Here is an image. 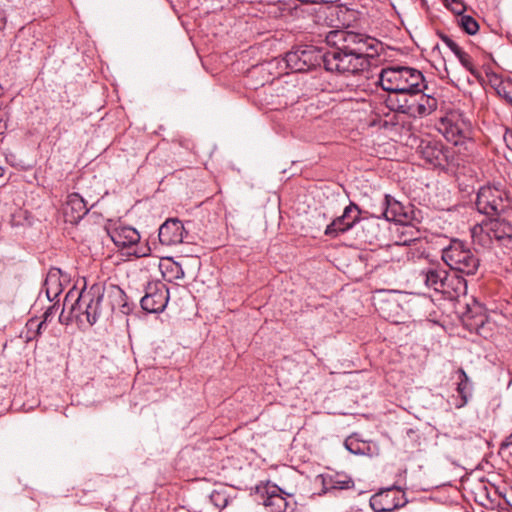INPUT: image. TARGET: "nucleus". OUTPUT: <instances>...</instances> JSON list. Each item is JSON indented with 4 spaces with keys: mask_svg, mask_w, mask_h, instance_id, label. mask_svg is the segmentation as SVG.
I'll use <instances>...</instances> for the list:
<instances>
[{
    "mask_svg": "<svg viewBox=\"0 0 512 512\" xmlns=\"http://www.w3.org/2000/svg\"><path fill=\"white\" fill-rule=\"evenodd\" d=\"M104 299L105 285L102 283H94L89 288L85 286L80 291L73 287L65 296L59 321L68 324L73 319L82 322L85 318L92 326L107 315Z\"/></svg>",
    "mask_w": 512,
    "mask_h": 512,
    "instance_id": "obj_1",
    "label": "nucleus"
},
{
    "mask_svg": "<svg viewBox=\"0 0 512 512\" xmlns=\"http://www.w3.org/2000/svg\"><path fill=\"white\" fill-rule=\"evenodd\" d=\"M378 83L384 91L389 93L412 92L427 89L422 72L406 66L382 69L379 74Z\"/></svg>",
    "mask_w": 512,
    "mask_h": 512,
    "instance_id": "obj_2",
    "label": "nucleus"
},
{
    "mask_svg": "<svg viewBox=\"0 0 512 512\" xmlns=\"http://www.w3.org/2000/svg\"><path fill=\"white\" fill-rule=\"evenodd\" d=\"M442 260L453 271L462 275H475L480 267V258L471 246L457 238L451 239L442 249Z\"/></svg>",
    "mask_w": 512,
    "mask_h": 512,
    "instance_id": "obj_3",
    "label": "nucleus"
},
{
    "mask_svg": "<svg viewBox=\"0 0 512 512\" xmlns=\"http://www.w3.org/2000/svg\"><path fill=\"white\" fill-rule=\"evenodd\" d=\"M328 38L336 47L367 60L378 55V48L381 46L375 38L353 31H332Z\"/></svg>",
    "mask_w": 512,
    "mask_h": 512,
    "instance_id": "obj_4",
    "label": "nucleus"
},
{
    "mask_svg": "<svg viewBox=\"0 0 512 512\" xmlns=\"http://www.w3.org/2000/svg\"><path fill=\"white\" fill-rule=\"evenodd\" d=\"M473 242L483 247L489 246L492 240L506 246L512 241V224L505 218L497 216L471 230Z\"/></svg>",
    "mask_w": 512,
    "mask_h": 512,
    "instance_id": "obj_5",
    "label": "nucleus"
},
{
    "mask_svg": "<svg viewBox=\"0 0 512 512\" xmlns=\"http://www.w3.org/2000/svg\"><path fill=\"white\" fill-rule=\"evenodd\" d=\"M425 285L436 292L448 294L451 296V290L456 296L466 294L467 281L463 276L449 277V273L444 268L433 265L422 271Z\"/></svg>",
    "mask_w": 512,
    "mask_h": 512,
    "instance_id": "obj_6",
    "label": "nucleus"
},
{
    "mask_svg": "<svg viewBox=\"0 0 512 512\" xmlns=\"http://www.w3.org/2000/svg\"><path fill=\"white\" fill-rule=\"evenodd\" d=\"M323 57L325 69L339 74H354L369 66V61L365 57H358L336 46L324 52Z\"/></svg>",
    "mask_w": 512,
    "mask_h": 512,
    "instance_id": "obj_7",
    "label": "nucleus"
},
{
    "mask_svg": "<svg viewBox=\"0 0 512 512\" xmlns=\"http://www.w3.org/2000/svg\"><path fill=\"white\" fill-rule=\"evenodd\" d=\"M438 131L455 146L462 145L471 139V123L459 111H451L442 117L438 124Z\"/></svg>",
    "mask_w": 512,
    "mask_h": 512,
    "instance_id": "obj_8",
    "label": "nucleus"
},
{
    "mask_svg": "<svg viewBox=\"0 0 512 512\" xmlns=\"http://www.w3.org/2000/svg\"><path fill=\"white\" fill-rule=\"evenodd\" d=\"M323 54L314 46H299L286 53L284 61L292 72H308L323 63Z\"/></svg>",
    "mask_w": 512,
    "mask_h": 512,
    "instance_id": "obj_9",
    "label": "nucleus"
},
{
    "mask_svg": "<svg viewBox=\"0 0 512 512\" xmlns=\"http://www.w3.org/2000/svg\"><path fill=\"white\" fill-rule=\"evenodd\" d=\"M475 205L478 212L487 216H500L508 207L506 193L496 186L481 187L476 196Z\"/></svg>",
    "mask_w": 512,
    "mask_h": 512,
    "instance_id": "obj_10",
    "label": "nucleus"
},
{
    "mask_svg": "<svg viewBox=\"0 0 512 512\" xmlns=\"http://www.w3.org/2000/svg\"><path fill=\"white\" fill-rule=\"evenodd\" d=\"M418 151L421 157L433 167H445L453 159L451 149L436 139H422Z\"/></svg>",
    "mask_w": 512,
    "mask_h": 512,
    "instance_id": "obj_11",
    "label": "nucleus"
},
{
    "mask_svg": "<svg viewBox=\"0 0 512 512\" xmlns=\"http://www.w3.org/2000/svg\"><path fill=\"white\" fill-rule=\"evenodd\" d=\"M405 492L396 486L380 490L371 496L369 504L375 512H392L405 506Z\"/></svg>",
    "mask_w": 512,
    "mask_h": 512,
    "instance_id": "obj_12",
    "label": "nucleus"
},
{
    "mask_svg": "<svg viewBox=\"0 0 512 512\" xmlns=\"http://www.w3.org/2000/svg\"><path fill=\"white\" fill-rule=\"evenodd\" d=\"M169 301V290L163 283L149 284L146 294L141 298L140 304L148 313L162 312Z\"/></svg>",
    "mask_w": 512,
    "mask_h": 512,
    "instance_id": "obj_13",
    "label": "nucleus"
},
{
    "mask_svg": "<svg viewBox=\"0 0 512 512\" xmlns=\"http://www.w3.org/2000/svg\"><path fill=\"white\" fill-rule=\"evenodd\" d=\"M437 108V99L425 94L424 90L412 91L407 99L404 114L421 118L431 114Z\"/></svg>",
    "mask_w": 512,
    "mask_h": 512,
    "instance_id": "obj_14",
    "label": "nucleus"
},
{
    "mask_svg": "<svg viewBox=\"0 0 512 512\" xmlns=\"http://www.w3.org/2000/svg\"><path fill=\"white\" fill-rule=\"evenodd\" d=\"M360 221V209L355 203H350L344 208L341 216L335 218L327 225L324 233L326 236L336 238L354 227Z\"/></svg>",
    "mask_w": 512,
    "mask_h": 512,
    "instance_id": "obj_15",
    "label": "nucleus"
},
{
    "mask_svg": "<svg viewBox=\"0 0 512 512\" xmlns=\"http://www.w3.org/2000/svg\"><path fill=\"white\" fill-rule=\"evenodd\" d=\"M159 241L163 245H176L189 242L184 224L177 218L167 219L159 228Z\"/></svg>",
    "mask_w": 512,
    "mask_h": 512,
    "instance_id": "obj_16",
    "label": "nucleus"
},
{
    "mask_svg": "<svg viewBox=\"0 0 512 512\" xmlns=\"http://www.w3.org/2000/svg\"><path fill=\"white\" fill-rule=\"evenodd\" d=\"M105 297L108 302L107 315L116 310L123 315H129L134 308V304L129 301L126 293L117 285L105 286Z\"/></svg>",
    "mask_w": 512,
    "mask_h": 512,
    "instance_id": "obj_17",
    "label": "nucleus"
},
{
    "mask_svg": "<svg viewBox=\"0 0 512 512\" xmlns=\"http://www.w3.org/2000/svg\"><path fill=\"white\" fill-rule=\"evenodd\" d=\"M93 206L94 204L88 207V203L79 193L69 194L63 211L65 221L71 224H77Z\"/></svg>",
    "mask_w": 512,
    "mask_h": 512,
    "instance_id": "obj_18",
    "label": "nucleus"
},
{
    "mask_svg": "<svg viewBox=\"0 0 512 512\" xmlns=\"http://www.w3.org/2000/svg\"><path fill=\"white\" fill-rule=\"evenodd\" d=\"M323 493H331L334 490H350L355 487V482L351 476L344 472H334L321 475Z\"/></svg>",
    "mask_w": 512,
    "mask_h": 512,
    "instance_id": "obj_19",
    "label": "nucleus"
},
{
    "mask_svg": "<svg viewBox=\"0 0 512 512\" xmlns=\"http://www.w3.org/2000/svg\"><path fill=\"white\" fill-rule=\"evenodd\" d=\"M262 494V504L270 512H285L288 507V502L285 497L281 495V489L277 485H266Z\"/></svg>",
    "mask_w": 512,
    "mask_h": 512,
    "instance_id": "obj_20",
    "label": "nucleus"
},
{
    "mask_svg": "<svg viewBox=\"0 0 512 512\" xmlns=\"http://www.w3.org/2000/svg\"><path fill=\"white\" fill-rule=\"evenodd\" d=\"M381 215L387 221L403 223L407 220L404 206L388 194L384 196Z\"/></svg>",
    "mask_w": 512,
    "mask_h": 512,
    "instance_id": "obj_21",
    "label": "nucleus"
},
{
    "mask_svg": "<svg viewBox=\"0 0 512 512\" xmlns=\"http://www.w3.org/2000/svg\"><path fill=\"white\" fill-rule=\"evenodd\" d=\"M464 326L470 331L481 334V330L487 321V316L480 305L475 304L473 308L468 306L467 312L462 318Z\"/></svg>",
    "mask_w": 512,
    "mask_h": 512,
    "instance_id": "obj_22",
    "label": "nucleus"
},
{
    "mask_svg": "<svg viewBox=\"0 0 512 512\" xmlns=\"http://www.w3.org/2000/svg\"><path fill=\"white\" fill-rule=\"evenodd\" d=\"M236 500V493L231 487H219L209 495V502L217 509L222 510Z\"/></svg>",
    "mask_w": 512,
    "mask_h": 512,
    "instance_id": "obj_23",
    "label": "nucleus"
},
{
    "mask_svg": "<svg viewBox=\"0 0 512 512\" xmlns=\"http://www.w3.org/2000/svg\"><path fill=\"white\" fill-rule=\"evenodd\" d=\"M112 240L117 246L126 248L137 244L140 240V234L133 227H121L115 230Z\"/></svg>",
    "mask_w": 512,
    "mask_h": 512,
    "instance_id": "obj_24",
    "label": "nucleus"
},
{
    "mask_svg": "<svg viewBox=\"0 0 512 512\" xmlns=\"http://www.w3.org/2000/svg\"><path fill=\"white\" fill-rule=\"evenodd\" d=\"M458 374L457 392L459 393L462 404L459 407L464 406L468 401L470 395V382L469 377L463 368H459L456 372Z\"/></svg>",
    "mask_w": 512,
    "mask_h": 512,
    "instance_id": "obj_25",
    "label": "nucleus"
},
{
    "mask_svg": "<svg viewBox=\"0 0 512 512\" xmlns=\"http://www.w3.org/2000/svg\"><path fill=\"white\" fill-rule=\"evenodd\" d=\"M411 92H393L388 97L389 107L391 110H395L399 113L404 114L405 107L407 104L408 96Z\"/></svg>",
    "mask_w": 512,
    "mask_h": 512,
    "instance_id": "obj_26",
    "label": "nucleus"
},
{
    "mask_svg": "<svg viewBox=\"0 0 512 512\" xmlns=\"http://www.w3.org/2000/svg\"><path fill=\"white\" fill-rule=\"evenodd\" d=\"M10 223L13 227H25L32 224L31 215L27 210L16 209L11 215Z\"/></svg>",
    "mask_w": 512,
    "mask_h": 512,
    "instance_id": "obj_27",
    "label": "nucleus"
},
{
    "mask_svg": "<svg viewBox=\"0 0 512 512\" xmlns=\"http://www.w3.org/2000/svg\"><path fill=\"white\" fill-rule=\"evenodd\" d=\"M454 55L457 57V59L460 61L462 66L469 71L473 76L479 77L480 72L473 64L471 56L466 53L462 48H460L458 51H455Z\"/></svg>",
    "mask_w": 512,
    "mask_h": 512,
    "instance_id": "obj_28",
    "label": "nucleus"
},
{
    "mask_svg": "<svg viewBox=\"0 0 512 512\" xmlns=\"http://www.w3.org/2000/svg\"><path fill=\"white\" fill-rule=\"evenodd\" d=\"M345 448L355 455L365 454V450L368 448L364 441L358 440L356 437L349 436L344 442Z\"/></svg>",
    "mask_w": 512,
    "mask_h": 512,
    "instance_id": "obj_29",
    "label": "nucleus"
},
{
    "mask_svg": "<svg viewBox=\"0 0 512 512\" xmlns=\"http://www.w3.org/2000/svg\"><path fill=\"white\" fill-rule=\"evenodd\" d=\"M458 25L469 35H475L479 30V24L475 18L469 15H461Z\"/></svg>",
    "mask_w": 512,
    "mask_h": 512,
    "instance_id": "obj_30",
    "label": "nucleus"
},
{
    "mask_svg": "<svg viewBox=\"0 0 512 512\" xmlns=\"http://www.w3.org/2000/svg\"><path fill=\"white\" fill-rule=\"evenodd\" d=\"M59 273H60V269H52V270H50V272L48 273V276L46 278V281H45L46 294H47V297L49 298V300H53L59 294L58 287H56L54 290H52V288L50 287V284L53 280H55V282L58 280Z\"/></svg>",
    "mask_w": 512,
    "mask_h": 512,
    "instance_id": "obj_31",
    "label": "nucleus"
},
{
    "mask_svg": "<svg viewBox=\"0 0 512 512\" xmlns=\"http://www.w3.org/2000/svg\"><path fill=\"white\" fill-rule=\"evenodd\" d=\"M379 309L383 318L391 322H397L395 316L391 313L392 311L399 309V304L397 301H385L383 306H381Z\"/></svg>",
    "mask_w": 512,
    "mask_h": 512,
    "instance_id": "obj_32",
    "label": "nucleus"
},
{
    "mask_svg": "<svg viewBox=\"0 0 512 512\" xmlns=\"http://www.w3.org/2000/svg\"><path fill=\"white\" fill-rule=\"evenodd\" d=\"M445 6L454 14L461 16L466 6L462 0H444Z\"/></svg>",
    "mask_w": 512,
    "mask_h": 512,
    "instance_id": "obj_33",
    "label": "nucleus"
},
{
    "mask_svg": "<svg viewBox=\"0 0 512 512\" xmlns=\"http://www.w3.org/2000/svg\"><path fill=\"white\" fill-rule=\"evenodd\" d=\"M441 41L453 52L458 51L461 47L448 35L440 33Z\"/></svg>",
    "mask_w": 512,
    "mask_h": 512,
    "instance_id": "obj_34",
    "label": "nucleus"
},
{
    "mask_svg": "<svg viewBox=\"0 0 512 512\" xmlns=\"http://www.w3.org/2000/svg\"><path fill=\"white\" fill-rule=\"evenodd\" d=\"M57 311H58V306H56V304L48 307L43 314L44 322L50 321L52 319V317L57 313Z\"/></svg>",
    "mask_w": 512,
    "mask_h": 512,
    "instance_id": "obj_35",
    "label": "nucleus"
},
{
    "mask_svg": "<svg viewBox=\"0 0 512 512\" xmlns=\"http://www.w3.org/2000/svg\"><path fill=\"white\" fill-rule=\"evenodd\" d=\"M510 446H512L511 434L508 435L507 437H505V439L500 443L499 449H500V451H503V450L509 448Z\"/></svg>",
    "mask_w": 512,
    "mask_h": 512,
    "instance_id": "obj_36",
    "label": "nucleus"
},
{
    "mask_svg": "<svg viewBox=\"0 0 512 512\" xmlns=\"http://www.w3.org/2000/svg\"><path fill=\"white\" fill-rule=\"evenodd\" d=\"M504 141L507 147L512 151V129H507L504 135Z\"/></svg>",
    "mask_w": 512,
    "mask_h": 512,
    "instance_id": "obj_37",
    "label": "nucleus"
},
{
    "mask_svg": "<svg viewBox=\"0 0 512 512\" xmlns=\"http://www.w3.org/2000/svg\"><path fill=\"white\" fill-rule=\"evenodd\" d=\"M45 323L46 322H44V320H42L39 323H36V331H35L36 335H40L41 334L42 327L44 326Z\"/></svg>",
    "mask_w": 512,
    "mask_h": 512,
    "instance_id": "obj_38",
    "label": "nucleus"
},
{
    "mask_svg": "<svg viewBox=\"0 0 512 512\" xmlns=\"http://www.w3.org/2000/svg\"><path fill=\"white\" fill-rule=\"evenodd\" d=\"M503 98L505 99L506 103L509 104L510 106H512V96L507 93V92H504L503 93Z\"/></svg>",
    "mask_w": 512,
    "mask_h": 512,
    "instance_id": "obj_39",
    "label": "nucleus"
},
{
    "mask_svg": "<svg viewBox=\"0 0 512 512\" xmlns=\"http://www.w3.org/2000/svg\"><path fill=\"white\" fill-rule=\"evenodd\" d=\"M36 323H37L36 320H33V319L29 320L28 323H27V327L29 328V330L34 328V326H36Z\"/></svg>",
    "mask_w": 512,
    "mask_h": 512,
    "instance_id": "obj_40",
    "label": "nucleus"
},
{
    "mask_svg": "<svg viewBox=\"0 0 512 512\" xmlns=\"http://www.w3.org/2000/svg\"><path fill=\"white\" fill-rule=\"evenodd\" d=\"M2 95V87L0 86V96Z\"/></svg>",
    "mask_w": 512,
    "mask_h": 512,
    "instance_id": "obj_41",
    "label": "nucleus"
},
{
    "mask_svg": "<svg viewBox=\"0 0 512 512\" xmlns=\"http://www.w3.org/2000/svg\"><path fill=\"white\" fill-rule=\"evenodd\" d=\"M511 436H512V432H511Z\"/></svg>",
    "mask_w": 512,
    "mask_h": 512,
    "instance_id": "obj_42",
    "label": "nucleus"
}]
</instances>
